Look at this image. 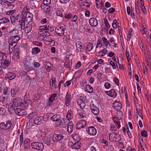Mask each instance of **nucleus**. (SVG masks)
I'll return each mask as SVG.
<instances>
[{
	"mask_svg": "<svg viewBox=\"0 0 151 151\" xmlns=\"http://www.w3.org/2000/svg\"><path fill=\"white\" fill-rule=\"evenodd\" d=\"M25 19L24 18L20 23L19 25L20 26L21 29L22 30H24V32L27 34L30 32L32 29V23H28L26 24L25 26Z\"/></svg>",
	"mask_w": 151,
	"mask_h": 151,
	"instance_id": "f257e3e1",
	"label": "nucleus"
},
{
	"mask_svg": "<svg viewBox=\"0 0 151 151\" xmlns=\"http://www.w3.org/2000/svg\"><path fill=\"white\" fill-rule=\"evenodd\" d=\"M12 124V120H9L6 123L2 122L0 123V128L1 129L6 131L10 130Z\"/></svg>",
	"mask_w": 151,
	"mask_h": 151,
	"instance_id": "f03ea898",
	"label": "nucleus"
},
{
	"mask_svg": "<svg viewBox=\"0 0 151 151\" xmlns=\"http://www.w3.org/2000/svg\"><path fill=\"white\" fill-rule=\"evenodd\" d=\"M31 146L32 148L40 151H42L44 148V145L41 142H32L31 143Z\"/></svg>",
	"mask_w": 151,
	"mask_h": 151,
	"instance_id": "7ed1b4c3",
	"label": "nucleus"
},
{
	"mask_svg": "<svg viewBox=\"0 0 151 151\" xmlns=\"http://www.w3.org/2000/svg\"><path fill=\"white\" fill-rule=\"evenodd\" d=\"M12 105L10 106L9 105V107L14 108V107H18L21 106L22 107V106L23 105L22 104V100L19 98L17 97L14 99L12 101Z\"/></svg>",
	"mask_w": 151,
	"mask_h": 151,
	"instance_id": "20e7f679",
	"label": "nucleus"
},
{
	"mask_svg": "<svg viewBox=\"0 0 151 151\" xmlns=\"http://www.w3.org/2000/svg\"><path fill=\"white\" fill-rule=\"evenodd\" d=\"M65 25L63 24L58 25L55 28V32L58 35L61 36L64 35L65 29Z\"/></svg>",
	"mask_w": 151,
	"mask_h": 151,
	"instance_id": "39448f33",
	"label": "nucleus"
},
{
	"mask_svg": "<svg viewBox=\"0 0 151 151\" xmlns=\"http://www.w3.org/2000/svg\"><path fill=\"white\" fill-rule=\"evenodd\" d=\"M24 18V17H22L19 14L17 15L16 17L14 16H11L10 17V20L12 24L15 23L16 20H17V22L18 23V24L19 25Z\"/></svg>",
	"mask_w": 151,
	"mask_h": 151,
	"instance_id": "423d86ee",
	"label": "nucleus"
},
{
	"mask_svg": "<svg viewBox=\"0 0 151 151\" xmlns=\"http://www.w3.org/2000/svg\"><path fill=\"white\" fill-rule=\"evenodd\" d=\"M61 117L60 114H53L50 117V119L53 122H56L55 123L56 127H58L60 125L62 121L60 120Z\"/></svg>",
	"mask_w": 151,
	"mask_h": 151,
	"instance_id": "0eeeda50",
	"label": "nucleus"
},
{
	"mask_svg": "<svg viewBox=\"0 0 151 151\" xmlns=\"http://www.w3.org/2000/svg\"><path fill=\"white\" fill-rule=\"evenodd\" d=\"M117 134H116L115 132H113L110 133L109 136V138L110 141L112 142H117L120 141L121 140V138L120 136H117Z\"/></svg>",
	"mask_w": 151,
	"mask_h": 151,
	"instance_id": "6e6552de",
	"label": "nucleus"
},
{
	"mask_svg": "<svg viewBox=\"0 0 151 151\" xmlns=\"http://www.w3.org/2000/svg\"><path fill=\"white\" fill-rule=\"evenodd\" d=\"M32 63V60L29 57H27L25 59L24 62V69L27 72L31 69Z\"/></svg>",
	"mask_w": 151,
	"mask_h": 151,
	"instance_id": "1a4fd4ad",
	"label": "nucleus"
},
{
	"mask_svg": "<svg viewBox=\"0 0 151 151\" xmlns=\"http://www.w3.org/2000/svg\"><path fill=\"white\" fill-rule=\"evenodd\" d=\"M14 110L16 114L19 116L24 115L27 114L26 110L23 109L17 108L15 109H14Z\"/></svg>",
	"mask_w": 151,
	"mask_h": 151,
	"instance_id": "9d476101",
	"label": "nucleus"
},
{
	"mask_svg": "<svg viewBox=\"0 0 151 151\" xmlns=\"http://www.w3.org/2000/svg\"><path fill=\"white\" fill-rule=\"evenodd\" d=\"M112 106L115 110L119 111L122 107V104L120 102L115 101L112 104Z\"/></svg>",
	"mask_w": 151,
	"mask_h": 151,
	"instance_id": "9b49d317",
	"label": "nucleus"
},
{
	"mask_svg": "<svg viewBox=\"0 0 151 151\" xmlns=\"http://www.w3.org/2000/svg\"><path fill=\"white\" fill-rule=\"evenodd\" d=\"M64 137L62 134H55L52 136V140L53 142H57L63 139Z\"/></svg>",
	"mask_w": 151,
	"mask_h": 151,
	"instance_id": "f8f14e48",
	"label": "nucleus"
},
{
	"mask_svg": "<svg viewBox=\"0 0 151 151\" xmlns=\"http://www.w3.org/2000/svg\"><path fill=\"white\" fill-rule=\"evenodd\" d=\"M87 133L89 135L94 136L96 134L97 131L95 127L93 126H90L86 129Z\"/></svg>",
	"mask_w": 151,
	"mask_h": 151,
	"instance_id": "ddd939ff",
	"label": "nucleus"
},
{
	"mask_svg": "<svg viewBox=\"0 0 151 151\" xmlns=\"http://www.w3.org/2000/svg\"><path fill=\"white\" fill-rule=\"evenodd\" d=\"M21 16L24 17L25 19V22L26 21L28 23H30L31 22L33 17L32 14L29 12H27L26 13L25 17L22 15H21Z\"/></svg>",
	"mask_w": 151,
	"mask_h": 151,
	"instance_id": "4468645a",
	"label": "nucleus"
},
{
	"mask_svg": "<svg viewBox=\"0 0 151 151\" xmlns=\"http://www.w3.org/2000/svg\"><path fill=\"white\" fill-rule=\"evenodd\" d=\"M91 109L92 113L95 115L99 114V110L98 107L94 104L90 106Z\"/></svg>",
	"mask_w": 151,
	"mask_h": 151,
	"instance_id": "2eb2a0df",
	"label": "nucleus"
},
{
	"mask_svg": "<svg viewBox=\"0 0 151 151\" xmlns=\"http://www.w3.org/2000/svg\"><path fill=\"white\" fill-rule=\"evenodd\" d=\"M86 124L85 120H82L77 122L76 124V129H79L85 127Z\"/></svg>",
	"mask_w": 151,
	"mask_h": 151,
	"instance_id": "dca6fc26",
	"label": "nucleus"
},
{
	"mask_svg": "<svg viewBox=\"0 0 151 151\" xmlns=\"http://www.w3.org/2000/svg\"><path fill=\"white\" fill-rule=\"evenodd\" d=\"M8 43L9 44V53L11 54L14 50V48L17 45V44L14 43L9 40H8Z\"/></svg>",
	"mask_w": 151,
	"mask_h": 151,
	"instance_id": "f3484780",
	"label": "nucleus"
},
{
	"mask_svg": "<svg viewBox=\"0 0 151 151\" xmlns=\"http://www.w3.org/2000/svg\"><path fill=\"white\" fill-rule=\"evenodd\" d=\"M20 89L18 86H15L11 89L10 92L12 97H14L19 92Z\"/></svg>",
	"mask_w": 151,
	"mask_h": 151,
	"instance_id": "a211bd4d",
	"label": "nucleus"
},
{
	"mask_svg": "<svg viewBox=\"0 0 151 151\" xmlns=\"http://www.w3.org/2000/svg\"><path fill=\"white\" fill-rule=\"evenodd\" d=\"M71 96L70 93L67 92L66 94L65 98V104L68 106H69L70 104Z\"/></svg>",
	"mask_w": 151,
	"mask_h": 151,
	"instance_id": "6ab92c4d",
	"label": "nucleus"
},
{
	"mask_svg": "<svg viewBox=\"0 0 151 151\" xmlns=\"http://www.w3.org/2000/svg\"><path fill=\"white\" fill-rule=\"evenodd\" d=\"M85 106L83 107H82L81 106H80V109H78L77 110L78 114L80 117L81 118H83L86 117H85V114L84 113V111L83 109L84 107Z\"/></svg>",
	"mask_w": 151,
	"mask_h": 151,
	"instance_id": "aec40b11",
	"label": "nucleus"
},
{
	"mask_svg": "<svg viewBox=\"0 0 151 151\" xmlns=\"http://www.w3.org/2000/svg\"><path fill=\"white\" fill-rule=\"evenodd\" d=\"M89 23L91 26L96 27L98 25V22L97 19L94 18H91L89 20Z\"/></svg>",
	"mask_w": 151,
	"mask_h": 151,
	"instance_id": "412c9836",
	"label": "nucleus"
},
{
	"mask_svg": "<svg viewBox=\"0 0 151 151\" xmlns=\"http://www.w3.org/2000/svg\"><path fill=\"white\" fill-rule=\"evenodd\" d=\"M105 93L108 95L109 96L113 97L115 98L116 96V93L115 90L114 89H112L110 91H106Z\"/></svg>",
	"mask_w": 151,
	"mask_h": 151,
	"instance_id": "4be33fe9",
	"label": "nucleus"
},
{
	"mask_svg": "<svg viewBox=\"0 0 151 151\" xmlns=\"http://www.w3.org/2000/svg\"><path fill=\"white\" fill-rule=\"evenodd\" d=\"M6 78L10 80H12L14 79L16 76L15 73L11 72H8L5 74Z\"/></svg>",
	"mask_w": 151,
	"mask_h": 151,
	"instance_id": "5701e85b",
	"label": "nucleus"
},
{
	"mask_svg": "<svg viewBox=\"0 0 151 151\" xmlns=\"http://www.w3.org/2000/svg\"><path fill=\"white\" fill-rule=\"evenodd\" d=\"M72 149L78 150L81 147V144L80 142H76L71 145Z\"/></svg>",
	"mask_w": 151,
	"mask_h": 151,
	"instance_id": "b1692460",
	"label": "nucleus"
},
{
	"mask_svg": "<svg viewBox=\"0 0 151 151\" xmlns=\"http://www.w3.org/2000/svg\"><path fill=\"white\" fill-rule=\"evenodd\" d=\"M47 44L50 45V46H53L55 45V41L52 39L50 37L46 38L45 40Z\"/></svg>",
	"mask_w": 151,
	"mask_h": 151,
	"instance_id": "393cba45",
	"label": "nucleus"
},
{
	"mask_svg": "<svg viewBox=\"0 0 151 151\" xmlns=\"http://www.w3.org/2000/svg\"><path fill=\"white\" fill-rule=\"evenodd\" d=\"M49 26H48V24L44 25L43 26H41L40 27L39 30L42 31H45V32L47 33L46 35L47 36H49L50 35V34L48 32L47 29H48Z\"/></svg>",
	"mask_w": 151,
	"mask_h": 151,
	"instance_id": "a878e982",
	"label": "nucleus"
},
{
	"mask_svg": "<svg viewBox=\"0 0 151 151\" xmlns=\"http://www.w3.org/2000/svg\"><path fill=\"white\" fill-rule=\"evenodd\" d=\"M3 5L6 8L9 9H12L14 7V4L6 1V2H3Z\"/></svg>",
	"mask_w": 151,
	"mask_h": 151,
	"instance_id": "bb28decb",
	"label": "nucleus"
},
{
	"mask_svg": "<svg viewBox=\"0 0 151 151\" xmlns=\"http://www.w3.org/2000/svg\"><path fill=\"white\" fill-rule=\"evenodd\" d=\"M10 64V62L9 60H6L1 63L2 68L4 69H6Z\"/></svg>",
	"mask_w": 151,
	"mask_h": 151,
	"instance_id": "cd10ccee",
	"label": "nucleus"
},
{
	"mask_svg": "<svg viewBox=\"0 0 151 151\" xmlns=\"http://www.w3.org/2000/svg\"><path fill=\"white\" fill-rule=\"evenodd\" d=\"M73 123L72 122H68V125L67 126V131L69 133H71L73 131Z\"/></svg>",
	"mask_w": 151,
	"mask_h": 151,
	"instance_id": "c85d7f7f",
	"label": "nucleus"
},
{
	"mask_svg": "<svg viewBox=\"0 0 151 151\" xmlns=\"http://www.w3.org/2000/svg\"><path fill=\"white\" fill-rule=\"evenodd\" d=\"M32 104V102L30 100L27 99L25 100V101L22 103V104H23V105L22 106V107H24V109H26L28 107V105L31 106Z\"/></svg>",
	"mask_w": 151,
	"mask_h": 151,
	"instance_id": "c756f323",
	"label": "nucleus"
},
{
	"mask_svg": "<svg viewBox=\"0 0 151 151\" xmlns=\"http://www.w3.org/2000/svg\"><path fill=\"white\" fill-rule=\"evenodd\" d=\"M41 6H43L44 8V12L47 13L49 14L50 12V7L48 5H43L41 4Z\"/></svg>",
	"mask_w": 151,
	"mask_h": 151,
	"instance_id": "7c9ffc66",
	"label": "nucleus"
},
{
	"mask_svg": "<svg viewBox=\"0 0 151 151\" xmlns=\"http://www.w3.org/2000/svg\"><path fill=\"white\" fill-rule=\"evenodd\" d=\"M9 35L11 36L10 37H17V36H19V35L18 31L16 30H14L10 31L9 32Z\"/></svg>",
	"mask_w": 151,
	"mask_h": 151,
	"instance_id": "2f4dec72",
	"label": "nucleus"
},
{
	"mask_svg": "<svg viewBox=\"0 0 151 151\" xmlns=\"http://www.w3.org/2000/svg\"><path fill=\"white\" fill-rule=\"evenodd\" d=\"M20 8L21 10H22V14H24L27 13L28 11V9H29V6H24L21 5L20 6Z\"/></svg>",
	"mask_w": 151,
	"mask_h": 151,
	"instance_id": "473e14b6",
	"label": "nucleus"
},
{
	"mask_svg": "<svg viewBox=\"0 0 151 151\" xmlns=\"http://www.w3.org/2000/svg\"><path fill=\"white\" fill-rule=\"evenodd\" d=\"M108 52V51L106 49L104 48L102 50L99 51L98 53V54L97 56H104Z\"/></svg>",
	"mask_w": 151,
	"mask_h": 151,
	"instance_id": "72a5a7b5",
	"label": "nucleus"
},
{
	"mask_svg": "<svg viewBox=\"0 0 151 151\" xmlns=\"http://www.w3.org/2000/svg\"><path fill=\"white\" fill-rule=\"evenodd\" d=\"M66 117L69 121L73 118V112L71 110H69L68 111Z\"/></svg>",
	"mask_w": 151,
	"mask_h": 151,
	"instance_id": "f704fd0d",
	"label": "nucleus"
},
{
	"mask_svg": "<svg viewBox=\"0 0 151 151\" xmlns=\"http://www.w3.org/2000/svg\"><path fill=\"white\" fill-rule=\"evenodd\" d=\"M42 122V117L41 116L36 117L34 120V123L36 125L41 124Z\"/></svg>",
	"mask_w": 151,
	"mask_h": 151,
	"instance_id": "c9c22d12",
	"label": "nucleus"
},
{
	"mask_svg": "<svg viewBox=\"0 0 151 151\" xmlns=\"http://www.w3.org/2000/svg\"><path fill=\"white\" fill-rule=\"evenodd\" d=\"M85 91L89 93H92L93 91V89L91 86L89 84H87L85 87Z\"/></svg>",
	"mask_w": 151,
	"mask_h": 151,
	"instance_id": "e433bc0d",
	"label": "nucleus"
},
{
	"mask_svg": "<svg viewBox=\"0 0 151 151\" xmlns=\"http://www.w3.org/2000/svg\"><path fill=\"white\" fill-rule=\"evenodd\" d=\"M20 39V38L19 36H17V37H10L9 40L10 41H12L14 43L15 42L17 44V42Z\"/></svg>",
	"mask_w": 151,
	"mask_h": 151,
	"instance_id": "4c0bfd02",
	"label": "nucleus"
},
{
	"mask_svg": "<svg viewBox=\"0 0 151 151\" xmlns=\"http://www.w3.org/2000/svg\"><path fill=\"white\" fill-rule=\"evenodd\" d=\"M93 44L91 42H88L86 45L85 50L88 51H90L93 48Z\"/></svg>",
	"mask_w": 151,
	"mask_h": 151,
	"instance_id": "58836bf2",
	"label": "nucleus"
},
{
	"mask_svg": "<svg viewBox=\"0 0 151 151\" xmlns=\"http://www.w3.org/2000/svg\"><path fill=\"white\" fill-rule=\"evenodd\" d=\"M19 48H16L14 50V56L16 57V58L18 59L19 58Z\"/></svg>",
	"mask_w": 151,
	"mask_h": 151,
	"instance_id": "ea45409f",
	"label": "nucleus"
},
{
	"mask_svg": "<svg viewBox=\"0 0 151 151\" xmlns=\"http://www.w3.org/2000/svg\"><path fill=\"white\" fill-rule=\"evenodd\" d=\"M40 51V50L38 47H35L32 49V55H37Z\"/></svg>",
	"mask_w": 151,
	"mask_h": 151,
	"instance_id": "a19ab883",
	"label": "nucleus"
},
{
	"mask_svg": "<svg viewBox=\"0 0 151 151\" xmlns=\"http://www.w3.org/2000/svg\"><path fill=\"white\" fill-rule=\"evenodd\" d=\"M141 106L139 105V108L138 109L137 107L136 108V115H139V116L142 119V111H141Z\"/></svg>",
	"mask_w": 151,
	"mask_h": 151,
	"instance_id": "79ce46f5",
	"label": "nucleus"
},
{
	"mask_svg": "<svg viewBox=\"0 0 151 151\" xmlns=\"http://www.w3.org/2000/svg\"><path fill=\"white\" fill-rule=\"evenodd\" d=\"M72 137L74 142H80L81 138L79 137L76 134H74L72 135Z\"/></svg>",
	"mask_w": 151,
	"mask_h": 151,
	"instance_id": "37998d69",
	"label": "nucleus"
},
{
	"mask_svg": "<svg viewBox=\"0 0 151 151\" xmlns=\"http://www.w3.org/2000/svg\"><path fill=\"white\" fill-rule=\"evenodd\" d=\"M10 20L8 18L5 17H4L1 19H0V23H9Z\"/></svg>",
	"mask_w": 151,
	"mask_h": 151,
	"instance_id": "c03bdc74",
	"label": "nucleus"
},
{
	"mask_svg": "<svg viewBox=\"0 0 151 151\" xmlns=\"http://www.w3.org/2000/svg\"><path fill=\"white\" fill-rule=\"evenodd\" d=\"M51 64L49 62H46V64L45 65V69L48 72H50L51 68Z\"/></svg>",
	"mask_w": 151,
	"mask_h": 151,
	"instance_id": "a18cd8bd",
	"label": "nucleus"
},
{
	"mask_svg": "<svg viewBox=\"0 0 151 151\" xmlns=\"http://www.w3.org/2000/svg\"><path fill=\"white\" fill-rule=\"evenodd\" d=\"M70 35H66L64 36L63 41L65 43H68L70 42Z\"/></svg>",
	"mask_w": 151,
	"mask_h": 151,
	"instance_id": "49530a36",
	"label": "nucleus"
},
{
	"mask_svg": "<svg viewBox=\"0 0 151 151\" xmlns=\"http://www.w3.org/2000/svg\"><path fill=\"white\" fill-rule=\"evenodd\" d=\"M56 81V78L54 77H52L50 81V86H53Z\"/></svg>",
	"mask_w": 151,
	"mask_h": 151,
	"instance_id": "de8ad7c7",
	"label": "nucleus"
},
{
	"mask_svg": "<svg viewBox=\"0 0 151 151\" xmlns=\"http://www.w3.org/2000/svg\"><path fill=\"white\" fill-rule=\"evenodd\" d=\"M23 134L22 132V133H21L20 135H19V144L20 146H21L22 145L23 142Z\"/></svg>",
	"mask_w": 151,
	"mask_h": 151,
	"instance_id": "09e8293b",
	"label": "nucleus"
},
{
	"mask_svg": "<svg viewBox=\"0 0 151 151\" xmlns=\"http://www.w3.org/2000/svg\"><path fill=\"white\" fill-rule=\"evenodd\" d=\"M10 89L9 87H6L4 88L3 91V93L5 95L10 93Z\"/></svg>",
	"mask_w": 151,
	"mask_h": 151,
	"instance_id": "8fccbe9b",
	"label": "nucleus"
},
{
	"mask_svg": "<svg viewBox=\"0 0 151 151\" xmlns=\"http://www.w3.org/2000/svg\"><path fill=\"white\" fill-rule=\"evenodd\" d=\"M30 140L29 138L25 139L24 141V145L25 148H27V145L30 142Z\"/></svg>",
	"mask_w": 151,
	"mask_h": 151,
	"instance_id": "3c124183",
	"label": "nucleus"
},
{
	"mask_svg": "<svg viewBox=\"0 0 151 151\" xmlns=\"http://www.w3.org/2000/svg\"><path fill=\"white\" fill-rule=\"evenodd\" d=\"M97 45L96 46V48H98L99 47H101L102 46V40L101 38L98 39L97 40Z\"/></svg>",
	"mask_w": 151,
	"mask_h": 151,
	"instance_id": "603ef678",
	"label": "nucleus"
},
{
	"mask_svg": "<svg viewBox=\"0 0 151 151\" xmlns=\"http://www.w3.org/2000/svg\"><path fill=\"white\" fill-rule=\"evenodd\" d=\"M37 112L34 111L31 113L29 114L28 116V118L29 119H32L34 116L37 115Z\"/></svg>",
	"mask_w": 151,
	"mask_h": 151,
	"instance_id": "864d4df0",
	"label": "nucleus"
},
{
	"mask_svg": "<svg viewBox=\"0 0 151 151\" xmlns=\"http://www.w3.org/2000/svg\"><path fill=\"white\" fill-rule=\"evenodd\" d=\"M142 26V27L140 29V31L143 35L145 34L147 36V34L146 33L147 29L145 27H144L143 25Z\"/></svg>",
	"mask_w": 151,
	"mask_h": 151,
	"instance_id": "5fc2aeb1",
	"label": "nucleus"
},
{
	"mask_svg": "<svg viewBox=\"0 0 151 151\" xmlns=\"http://www.w3.org/2000/svg\"><path fill=\"white\" fill-rule=\"evenodd\" d=\"M43 142L47 146L50 145L51 144L50 138L49 137L47 138L46 140H45L44 142Z\"/></svg>",
	"mask_w": 151,
	"mask_h": 151,
	"instance_id": "6e6d98bb",
	"label": "nucleus"
},
{
	"mask_svg": "<svg viewBox=\"0 0 151 151\" xmlns=\"http://www.w3.org/2000/svg\"><path fill=\"white\" fill-rule=\"evenodd\" d=\"M72 66V62L69 61L67 62H66L65 65V67L67 68H69L70 69L71 68Z\"/></svg>",
	"mask_w": 151,
	"mask_h": 151,
	"instance_id": "4d7b16f0",
	"label": "nucleus"
},
{
	"mask_svg": "<svg viewBox=\"0 0 151 151\" xmlns=\"http://www.w3.org/2000/svg\"><path fill=\"white\" fill-rule=\"evenodd\" d=\"M82 44L81 42L78 41L76 43V47L81 49L82 48Z\"/></svg>",
	"mask_w": 151,
	"mask_h": 151,
	"instance_id": "13d9d810",
	"label": "nucleus"
},
{
	"mask_svg": "<svg viewBox=\"0 0 151 151\" xmlns=\"http://www.w3.org/2000/svg\"><path fill=\"white\" fill-rule=\"evenodd\" d=\"M102 40L104 44L106 47H107L108 45V41L107 39L105 37H103L102 38Z\"/></svg>",
	"mask_w": 151,
	"mask_h": 151,
	"instance_id": "bf43d9fd",
	"label": "nucleus"
},
{
	"mask_svg": "<svg viewBox=\"0 0 151 151\" xmlns=\"http://www.w3.org/2000/svg\"><path fill=\"white\" fill-rule=\"evenodd\" d=\"M57 95L56 93L52 94L50 97L49 98V100L53 101L55 99V97L57 96Z\"/></svg>",
	"mask_w": 151,
	"mask_h": 151,
	"instance_id": "052dcab7",
	"label": "nucleus"
},
{
	"mask_svg": "<svg viewBox=\"0 0 151 151\" xmlns=\"http://www.w3.org/2000/svg\"><path fill=\"white\" fill-rule=\"evenodd\" d=\"M117 24L116 20L115 19L113 21V22L112 24V27L115 29H116L117 27Z\"/></svg>",
	"mask_w": 151,
	"mask_h": 151,
	"instance_id": "680f3d73",
	"label": "nucleus"
},
{
	"mask_svg": "<svg viewBox=\"0 0 151 151\" xmlns=\"http://www.w3.org/2000/svg\"><path fill=\"white\" fill-rule=\"evenodd\" d=\"M104 22L105 26L108 29L109 28H110L109 24L106 19H104Z\"/></svg>",
	"mask_w": 151,
	"mask_h": 151,
	"instance_id": "e2e57ef3",
	"label": "nucleus"
},
{
	"mask_svg": "<svg viewBox=\"0 0 151 151\" xmlns=\"http://www.w3.org/2000/svg\"><path fill=\"white\" fill-rule=\"evenodd\" d=\"M51 0H43V4H42L43 5H47L50 4L51 3Z\"/></svg>",
	"mask_w": 151,
	"mask_h": 151,
	"instance_id": "0e129e2a",
	"label": "nucleus"
},
{
	"mask_svg": "<svg viewBox=\"0 0 151 151\" xmlns=\"http://www.w3.org/2000/svg\"><path fill=\"white\" fill-rule=\"evenodd\" d=\"M68 122H67L66 121L64 122L63 123L62 122V123H61L60 125H61L62 127L65 128L68 126Z\"/></svg>",
	"mask_w": 151,
	"mask_h": 151,
	"instance_id": "69168bd1",
	"label": "nucleus"
},
{
	"mask_svg": "<svg viewBox=\"0 0 151 151\" xmlns=\"http://www.w3.org/2000/svg\"><path fill=\"white\" fill-rule=\"evenodd\" d=\"M56 14L57 16H60L62 17H63L62 12L60 9L57 11Z\"/></svg>",
	"mask_w": 151,
	"mask_h": 151,
	"instance_id": "338daca9",
	"label": "nucleus"
},
{
	"mask_svg": "<svg viewBox=\"0 0 151 151\" xmlns=\"http://www.w3.org/2000/svg\"><path fill=\"white\" fill-rule=\"evenodd\" d=\"M16 12L15 10H9L6 12L7 15H11Z\"/></svg>",
	"mask_w": 151,
	"mask_h": 151,
	"instance_id": "774afa93",
	"label": "nucleus"
}]
</instances>
